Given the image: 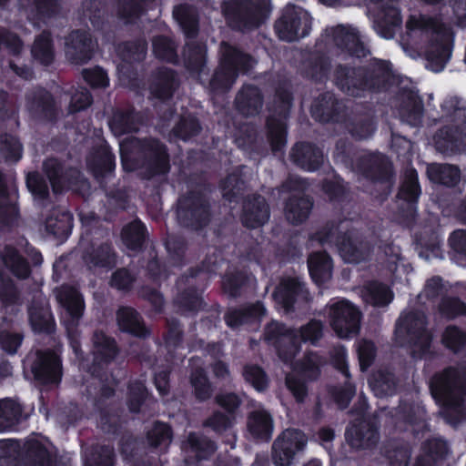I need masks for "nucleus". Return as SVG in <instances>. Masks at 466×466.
Listing matches in <instances>:
<instances>
[{"mask_svg": "<svg viewBox=\"0 0 466 466\" xmlns=\"http://www.w3.org/2000/svg\"><path fill=\"white\" fill-rule=\"evenodd\" d=\"M92 103L91 96L85 87H78L71 95L69 111L71 113L86 108Z\"/></svg>", "mask_w": 466, "mask_h": 466, "instance_id": "59", "label": "nucleus"}, {"mask_svg": "<svg viewBox=\"0 0 466 466\" xmlns=\"http://www.w3.org/2000/svg\"><path fill=\"white\" fill-rule=\"evenodd\" d=\"M0 156L8 162H16L22 157V146L13 136L5 135L0 138Z\"/></svg>", "mask_w": 466, "mask_h": 466, "instance_id": "47", "label": "nucleus"}, {"mask_svg": "<svg viewBox=\"0 0 466 466\" xmlns=\"http://www.w3.org/2000/svg\"><path fill=\"white\" fill-rule=\"evenodd\" d=\"M35 378L44 383H56L60 380L62 370L58 356L53 352H39L32 365Z\"/></svg>", "mask_w": 466, "mask_h": 466, "instance_id": "15", "label": "nucleus"}, {"mask_svg": "<svg viewBox=\"0 0 466 466\" xmlns=\"http://www.w3.org/2000/svg\"><path fill=\"white\" fill-rule=\"evenodd\" d=\"M147 440L152 446H167L171 440L169 427L164 423H155L153 428L147 432Z\"/></svg>", "mask_w": 466, "mask_h": 466, "instance_id": "51", "label": "nucleus"}, {"mask_svg": "<svg viewBox=\"0 0 466 466\" xmlns=\"http://www.w3.org/2000/svg\"><path fill=\"white\" fill-rule=\"evenodd\" d=\"M346 439L353 448H369L376 442L377 432L372 429H369L367 433L364 435L355 425H353L347 430Z\"/></svg>", "mask_w": 466, "mask_h": 466, "instance_id": "44", "label": "nucleus"}, {"mask_svg": "<svg viewBox=\"0 0 466 466\" xmlns=\"http://www.w3.org/2000/svg\"><path fill=\"white\" fill-rule=\"evenodd\" d=\"M270 11V0H251L247 3L232 0L225 4L223 12L233 27L244 30L257 27L267 18Z\"/></svg>", "mask_w": 466, "mask_h": 466, "instance_id": "6", "label": "nucleus"}, {"mask_svg": "<svg viewBox=\"0 0 466 466\" xmlns=\"http://www.w3.org/2000/svg\"><path fill=\"white\" fill-rule=\"evenodd\" d=\"M185 449L196 453L198 458L204 459L215 451V446L210 441L191 433L188 435Z\"/></svg>", "mask_w": 466, "mask_h": 466, "instance_id": "50", "label": "nucleus"}, {"mask_svg": "<svg viewBox=\"0 0 466 466\" xmlns=\"http://www.w3.org/2000/svg\"><path fill=\"white\" fill-rule=\"evenodd\" d=\"M94 347L96 360L108 361L116 354L115 341L102 332L95 334Z\"/></svg>", "mask_w": 466, "mask_h": 466, "instance_id": "43", "label": "nucleus"}, {"mask_svg": "<svg viewBox=\"0 0 466 466\" xmlns=\"http://www.w3.org/2000/svg\"><path fill=\"white\" fill-rule=\"evenodd\" d=\"M237 106L239 111L247 116L257 114L261 107L262 101L258 88L245 86L236 98Z\"/></svg>", "mask_w": 466, "mask_h": 466, "instance_id": "29", "label": "nucleus"}, {"mask_svg": "<svg viewBox=\"0 0 466 466\" xmlns=\"http://www.w3.org/2000/svg\"><path fill=\"white\" fill-rule=\"evenodd\" d=\"M271 416L264 410L252 412L248 420V432L256 439L268 440L273 432Z\"/></svg>", "mask_w": 466, "mask_h": 466, "instance_id": "25", "label": "nucleus"}, {"mask_svg": "<svg viewBox=\"0 0 466 466\" xmlns=\"http://www.w3.org/2000/svg\"><path fill=\"white\" fill-rule=\"evenodd\" d=\"M311 17L303 8L289 5L275 28L279 37L285 41H295L309 35Z\"/></svg>", "mask_w": 466, "mask_h": 466, "instance_id": "11", "label": "nucleus"}, {"mask_svg": "<svg viewBox=\"0 0 466 466\" xmlns=\"http://www.w3.org/2000/svg\"><path fill=\"white\" fill-rule=\"evenodd\" d=\"M265 315L262 304L257 303L243 309H233L228 312L226 322L232 328H237L244 323L257 319Z\"/></svg>", "mask_w": 466, "mask_h": 466, "instance_id": "33", "label": "nucleus"}, {"mask_svg": "<svg viewBox=\"0 0 466 466\" xmlns=\"http://www.w3.org/2000/svg\"><path fill=\"white\" fill-rule=\"evenodd\" d=\"M84 79L93 87H106L109 79L106 73L99 66L83 70Z\"/></svg>", "mask_w": 466, "mask_h": 466, "instance_id": "57", "label": "nucleus"}, {"mask_svg": "<svg viewBox=\"0 0 466 466\" xmlns=\"http://www.w3.org/2000/svg\"><path fill=\"white\" fill-rule=\"evenodd\" d=\"M20 445L11 440H0V466H11L18 453Z\"/></svg>", "mask_w": 466, "mask_h": 466, "instance_id": "54", "label": "nucleus"}, {"mask_svg": "<svg viewBox=\"0 0 466 466\" xmlns=\"http://www.w3.org/2000/svg\"><path fill=\"white\" fill-rule=\"evenodd\" d=\"M116 319L121 330L134 336L144 337L147 332L138 314L131 308L120 309L117 311Z\"/></svg>", "mask_w": 466, "mask_h": 466, "instance_id": "27", "label": "nucleus"}, {"mask_svg": "<svg viewBox=\"0 0 466 466\" xmlns=\"http://www.w3.org/2000/svg\"><path fill=\"white\" fill-rule=\"evenodd\" d=\"M291 158L303 169L316 170L323 162L322 152L309 144H298L291 151Z\"/></svg>", "mask_w": 466, "mask_h": 466, "instance_id": "23", "label": "nucleus"}, {"mask_svg": "<svg viewBox=\"0 0 466 466\" xmlns=\"http://www.w3.org/2000/svg\"><path fill=\"white\" fill-rule=\"evenodd\" d=\"M56 297L70 318V319L63 320L66 329H69L70 326L73 327L83 314L85 309L83 298L76 289L70 286H62L57 289Z\"/></svg>", "mask_w": 466, "mask_h": 466, "instance_id": "16", "label": "nucleus"}, {"mask_svg": "<svg viewBox=\"0 0 466 466\" xmlns=\"http://www.w3.org/2000/svg\"><path fill=\"white\" fill-rule=\"evenodd\" d=\"M465 116L464 110L458 109L455 111V117L460 125L466 126V122L462 120ZM465 130L466 127L461 128L459 126L456 127L454 131L450 129L441 130L434 137L437 148L445 153L461 151L465 146Z\"/></svg>", "mask_w": 466, "mask_h": 466, "instance_id": "14", "label": "nucleus"}, {"mask_svg": "<svg viewBox=\"0 0 466 466\" xmlns=\"http://www.w3.org/2000/svg\"><path fill=\"white\" fill-rule=\"evenodd\" d=\"M26 185L35 199H45L48 195L47 186L37 173L27 175Z\"/></svg>", "mask_w": 466, "mask_h": 466, "instance_id": "58", "label": "nucleus"}, {"mask_svg": "<svg viewBox=\"0 0 466 466\" xmlns=\"http://www.w3.org/2000/svg\"><path fill=\"white\" fill-rule=\"evenodd\" d=\"M285 116L279 118L270 117L268 120V136L274 151H280L286 144Z\"/></svg>", "mask_w": 466, "mask_h": 466, "instance_id": "42", "label": "nucleus"}, {"mask_svg": "<svg viewBox=\"0 0 466 466\" xmlns=\"http://www.w3.org/2000/svg\"><path fill=\"white\" fill-rule=\"evenodd\" d=\"M120 156L125 170L145 168L143 175L149 177L168 170L166 150L157 141L141 142L135 137H127L119 142Z\"/></svg>", "mask_w": 466, "mask_h": 466, "instance_id": "2", "label": "nucleus"}, {"mask_svg": "<svg viewBox=\"0 0 466 466\" xmlns=\"http://www.w3.org/2000/svg\"><path fill=\"white\" fill-rule=\"evenodd\" d=\"M15 196L10 194L0 174V222L3 224L12 223L17 216V208L15 206Z\"/></svg>", "mask_w": 466, "mask_h": 466, "instance_id": "36", "label": "nucleus"}, {"mask_svg": "<svg viewBox=\"0 0 466 466\" xmlns=\"http://www.w3.org/2000/svg\"><path fill=\"white\" fill-rule=\"evenodd\" d=\"M320 365L319 358L315 354L308 355L303 361L297 363L290 374L286 378V384L289 390L298 401H302L307 395V388L300 379L297 376L303 375L309 379H314L319 374Z\"/></svg>", "mask_w": 466, "mask_h": 466, "instance_id": "13", "label": "nucleus"}, {"mask_svg": "<svg viewBox=\"0 0 466 466\" xmlns=\"http://www.w3.org/2000/svg\"><path fill=\"white\" fill-rule=\"evenodd\" d=\"M376 349L374 344L369 340H361L358 344V355L360 366L362 370H367L375 358Z\"/></svg>", "mask_w": 466, "mask_h": 466, "instance_id": "60", "label": "nucleus"}, {"mask_svg": "<svg viewBox=\"0 0 466 466\" xmlns=\"http://www.w3.org/2000/svg\"><path fill=\"white\" fill-rule=\"evenodd\" d=\"M153 52L160 59L173 62L176 60L174 44L166 37H157L153 41Z\"/></svg>", "mask_w": 466, "mask_h": 466, "instance_id": "52", "label": "nucleus"}, {"mask_svg": "<svg viewBox=\"0 0 466 466\" xmlns=\"http://www.w3.org/2000/svg\"><path fill=\"white\" fill-rule=\"evenodd\" d=\"M71 228L72 216L66 212L61 213L55 218H50L46 221V230L56 237L66 236L70 232Z\"/></svg>", "mask_w": 466, "mask_h": 466, "instance_id": "48", "label": "nucleus"}, {"mask_svg": "<svg viewBox=\"0 0 466 466\" xmlns=\"http://www.w3.org/2000/svg\"><path fill=\"white\" fill-rule=\"evenodd\" d=\"M369 384L374 395L379 398L392 394L395 389L393 375L382 371L373 374L369 380Z\"/></svg>", "mask_w": 466, "mask_h": 466, "instance_id": "38", "label": "nucleus"}, {"mask_svg": "<svg viewBox=\"0 0 466 466\" xmlns=\"http://www.w3.org/2000/svg\"><path fill=\"white\" fill-rule=\"evenodd\" d=\"M145 228L140 221H134L123 228L122 239L129 249L138 248L144 239Z\"/></svg>", "mask_w": 466, "mask_h": 466, "instance_id": "45", "label": "nucleus"}, {"mask_svg": "<svg viewBox=\"0 0 466 466\" xmlns=\"http://www.w3.org/2000/svg\"><path fill=\"white\" fill-rule=\"evenodd\" d=\"M220 51V66L211 81L214 89L230 87L239 73L247 72L255 64L251 57L226 43L221 45Z\"/></svg>", "mask_w": 466, "mask_h": 466, "instance_id": "8", "label": "nucleus"}, {"mask_svg": "<svg viewBox=\"0 0 466 466\" xmlns=\"http://www.w3.org/2000/svg\"><path fill=\"white\" fill-rule=\"evenodd\" d=\"M330 35L335 45L339 48H346L358 57L366 56L364 43L354 27L338 25L330 29Z\"/></svg>", "mask_w": 466, "mask_h": 466, "instance_id": "17", "label": "nucleus"}, {"mask_svg": "<svg viewBox=\"0 0 466 466\" xmlns=\"http://www.w3.org/2000/svg\"><path fill=\"white\" fill-rule=\"evenodd\" d=\"M309 274L317 284L329 280L332 276L333 263L326 252H314L308 259Z\"/></svg>", "mask_w": 466, "mask_h": 466, "instance_id": "24", "label": "nucleus"}, {"mask_svg": "<svg viewBox=\"0 0 466 466\" xmlns=\"http://www.w3.org/2000/svg\"><path fill=\"white\" fill-rule=\"evenodd\" d=\"M190 365L194 369L190 377V382L195 395L198 400H205L211 396L212 388L203 372L202 361L200 359H192Z\"/></svg>", "mask_w": 466, "mask_h": 466, "instance_id": "31", "label": "nucleus"}, {"mask_svg": "<svg viewBox=\"0 0 466 466\" xmlns=\"http://www.w3.org/2000/svg\"><path fill=\"white\" fill-rule=\"evenodd\" d=\"M132 115L122 113L116 114L109 123V127L115 136H121L127 132L132 131L134 127L131 126L133 121Z\"/></svg>", "mask_w": 466, "mask_h": 466, "instance_id": "61", "label": "nucleus"}, {"mask_svg": "<svg viewBox=\"0 0 466 466\" xmlns=\"http://www.w3.org/2000/svg\"><path fill=\"white\" fill-rule=\"evenodd\" d=\"M29 320L34 330L51 332L54 319L46 304L34 305L29 309Z\"/></svg>", "mask_w": 466, "mask_h": 466, "instance_id": "32", "label": "nucleus"}, {"mask_svg": "<svg viewBox=\"0 0 466 466\" xmlns=\"http://www.w3.org/2000/svg\"><path fill=\"white\" fill-rule=\"evenodd\" d=\"M427 175L432 182L446 186L456 185L461 177L460 170L451 165L431 164L427 167Z\"/></svg>", "mask_w": 466, "mask_h": 466, "instance_id": "30", "label": "nucleus"}, {"mask_svg": "<svg viewBox=\"0 0 466 466\" xmlns=\"http://www.w3.org/2000/svg\"><path fill=\"white\" fill-rule=\"evenodd\" d=\"M45 171L49 178L53 191L55 193L61 192L65 186L61 180V167L56 159H48L44 164Z\"/></svg>", "mask_w": 466, "mask_h": 466, "instance_id": "55", "label": "nucleus"}, {"mask_svg": "<svg viewBox=\"0 0 466 466\" xmlns=\"http://www.w3.org/2000/svg\"><path fill=\"white\" fill-rule=\"evenodd\" d=\"M425 316L420 311L402 315L397 322L395 335L400 342L406 338L412 344V352L422 357L429 350L431 337L425 329Z\"/></svg>", "mask_w": 466, "mask_h": 466, "instance_id": "9", "label": "nucleus"}, {"mask_svg": "<svg viewBox=\"0 0 466 466\" xmlns=\"http://www.w3.org/2000/svg\"><path fill=\"white\" fill-rule=\"evenodd\" d=\"M21 342L22 338L19 334L11 333L9 331H3L0 334V344L3 350L10 354L16 352Z\"/></svg>", "mask_w": 466, "mask_h": 466, "instance_id": "63", "label": "nucleus"}, {"mask_svg": "<svg viewBox=\"0 0 466 466\" xmlns=\"http://www.w3.org/2000/svg\"><path fill=\"white\" fill-rule=\"evenodd\" d=\"M173 15L187 36H193L196 34L198 19L193 8L187 5H179L175 8Z\"/></svg>", "mask_w": 466, "mask_h": 466, "instance_id": "39", "label": "nucleus"}, {"mask_svg": "<svg viewBox=\"0 0 466 466\" xmlns=\"http://www.w3.org/2000/svg\"><path fill=\"white\" fill-rule=\"evenodd\" d=\"M66 53L75 60L86 62L91 58L95 44L86 32H73L66 41Z\"/></svg>", "mask_w": 466, "mask_h": 466, "instance_id": "21", "label": "nucleus"}, {"mask_svg": "<svg viewBox=\"0 0 466 466\" xmlns=\"http://www.w3.org/2000/svg\"><path fill=\"white\" fill-rule=\"evenodd\" d=\"M399 114L402 121L411 126L420 123L422 103L416 92L410 90L401 95Z\"/></svg>", "mask_w": 466, "mask_h": 466, "instance_id": "22", "label": "nucleus"}, {"mask_svg": "<svg viewBox=\"0 0 466 466\" xmlns=\"http://www.w3.org/2000/svg\"><path fill=\"white\" fill-rule=\"evenodd\" d=\"M22 408L12 399L0 400V432L13 430L19 421Z\"/></svg>", "mask_w": 466, "mask_h": 466, "instance_id": "28", "label": "nucleus"}, {"mask_svg": "<svg viewBox=\"0 0 466 466\" xmlns=\"http://www.w3.org/2000/svg\"><path fill=\"white\" fill-rule=\"evenodd\" d=\"M277 304L285 311H289L294 301L302 299H307V292L304 286L295 279H283L273 294Z\"/></svg>", "mask_w": 466, "mask_h": 466, "instance_id": "19", "label": "nucleus"}, {"mask_svg": "<svg viewBox=\"0 0 466 466\" xmlns=\"http://www.w3.org/2000/svg\"><path fill=\"white\" fill-rule=\"evenodd\" d=\"M306 436L297 430H286L273 444L272 458L276 466H289L296 451L306 445Z\"/></svg>", "mask_w": 466, "mask_h": 466, "instance_id": "12", "label": "nucleus"}, {"mask_svg": "<svg viewBox=\"0 0 466 466\" xmlns=\"http://www.w3.org/2000/svg\"><path fill=\"white\" fill-rule=\"evenodd\" d=\"M381 17L376 21L375 28L378 34L385 38L390 39L394 36L396 28L400 25L401 18L396 5V0H381Z\"/></svg>", "mask_w": 466, "mask_h": 466, "instance_id": "18", "label": "nucleus"}, {"mask_svg": "<svg viewBox=\"0 0 466 466\" xmlns=\"http://www.w3.org/2000/svg\"><path fill=\"white\" fill-rule=\"evenodd\" d=\"M26 106L34 115L47 116L48 112L53 108V102L49 94L40 89L28 96Z\"/></svg>", "mask_w": 466, "mask_h": 466, "instance_id": "40", "label": "nucleus"}, {"mask_svg": "<svg viewBox=\"0 0 466 466\" xmlns=\"http://www.w3.org/2000/svg\"><path fill=\"white\" fill-rule=\"evenodd\" d=\"M431 391L439 404L464 417L466 370L448 369L436 375L431 382Z\"/></svg>", "mask_w": 466, "mask_h": 466, "instance_id": "3", "label": "nucleus"}, {"mask_svg": "<svg viewBox=\"0 0 466 466\" xmlns=\"http://www.w3.org/2000/svg\"><path fill=\"white\" fill-rule=\"evenodd\" d=\"M0 263L10 272L20 279H25L29 274L27 263L12 248H5L3 255H0Z\"/></svg>", "mask_w": 466, "mask_h": 466, "instance_id": "35", "label": "nucleus"}, {"mask_svg": "<svg viewBox=\"0 0 466 466\" xmlns=\"http://www.w3.org/2000/svg\"><path fill=\"white\" fill-rule=\"evenodd\" d=\"M329 319L334 332L341 339L350 338L360 330V312L349 300L329 303Z\"/></svg>", "mask_w": 466, "mask_h": 466, "instance_id": "10", "label": "nucleus"}, {"mask_svg": "<svg viewBox=\"0 0 466 466\" xmlns=\"http://www.w3.org/2000/svg\"><path fill=\"white\" fill-rule=\"evenodd\" d=\"M420 193L418 184V175L415 169L410 168L405 172L399 197L409 202L415 201Z\"/></svg>", "mask_w": 466, "mask_h": 466, "instance_id": "46", "label": "nucleus"}, {"mask_svg": "<svg viewBox=\"0 0 466 466\" xmlns=\"http://www.w3.org/2000/svg\"><path fill=\"white\" fill-rule=\"evenodd\" d=\"M406 27L411 44L420 46V52L410 54L408 47H404V51L412 58L422 53L427 61L426 67L433 72H441L451 55L453 37L451 29L422 15H410Z\"/></svg>", "mask_w": 466, "mask_h": 466, "instance_id": "1", "label": "nucleus"}, {"mask_svg": "<svg viewBox=\"0 0 466 466\" xmlns=\"http://www.w3.org/2000/svg\"><path fill=\"white\" fill-rule=\"evenodd\" d=\"M311 207V201L308 198L293 197L287 203L285 214L291 223H301L308 218Z\"/></svg>", "mask_w": 466, "mask_h": 466, "instance_id": "34", "label": "nucleus"}, {"mask_svg": "<svg viewBox=\"0 0 466 466\" xmlns=\"http://www.w3.org/2000/svg\"><path fill=\"white\" fill-rule=\"evenodd\" d=\"M390 77L389 64L378 62L370 81L363 79L361 70L340 68L337 71L336 83L344 92L358 96L366 89H380Z\"/></svg>", "mask_w": 466, "mask_h": 466, "instance_id": "7", "label": "nucleus"}, {"mask_svg": "<svg viewBox=\"0 0 466 466\" xmlns=\"http://www.w3.org/2000/svg\"><path fill=\"white\" fill-rule=\"evenodd\" d=\"M127 405L131 411H137L142 400L146 396V388L141 381H136L128 387Z\"/></svg>", "mask_w": 466, "mask_h": 466, "instance_id": "62", "label": "nucleus"}, {"mask_svg": "<svg viewBox=\"0 0 466 466\" xmlns=\"http://www.w3.org/2000/svg\"><path fill=\"white\" fill-rule=\"evenodd\" d=\"M268 208L263 198L256 197L245 201L241 220L246 227H260L268 220Z\"/></svg>", "mask_w": 466, "mask_h": 466, "instance_id": "20", "label": "nucleus"}, {"mask_svg": "<svg viewBox=\"0 0 466 466\" xmlns=\"http://www.w3.org/2000/svg\"><path fill=\"white\" fill-rule=\"evenodd\" d=\"M441 310L449 317L466 314V305L458 299H445L441 302Z\"/></svg>", "mask_w": 466, "mask_h": 466, "instance_id": "64", "label": "nucleus"}, {"mask_svg": "<svg viewBox=\"0 0 466 466\" xmlns=\"http://www.w3.org/2000/svg\"><path fill=\"white\" fill-rule=\"evenodd\" d=\"M347 225L326 228L316 236L321 244L335 243L342 259L347 263H360L370 254L367 243L360 241L353 232H346Z\"/></svg>", "mask_w": 466, "mask_h": 466, "instance_id": "5", "label": "nucleus"}, {"mask_svg": "<svg viewBox=\"0 0 466 466\" xmlns=\"http://www.w3.org/2000/svg\"><path fill=\"white\" fill-rule=\"evenodd\" d=\"M322 328L318 320L309 321L299 331L285 329L279 323L272 322L266 329L265 339L274 341L279 357L288 361L295 356L300 342L315 344L322 336Z\"/></svg>", "mask_w": 466, "mask_h": 466, "instance_id": "4", "label": "nucleus"}, {"mask_svg": "<svg viewBox=\"0 0 466 466\" xmlns=\"http://www.w3.org/2000/svg\"><path fill=\"white\" fill-rule=\"evenodd\" d=\"M442 342L447 348L456 351L466 343V333L457 327H448L442 335Z\"/></svg>", "mask_w": 466, "mask_h": 466, "instance_id": "53", "label": "nucleus"}, {"mask_svg": "<svg viewBox=\"0 0 466 466\" xmlns=\"http://www.w3.org/2000/svg\"><path fill=\"white\" fill-rule=\"evenodd\" d=\"M176 86L175 75L167 69L161 70L151 85V94L158 98L169 97Z\"/></svg>", "mask_w": 466, "mask_h": 466, "instance_id": "37", "label": "nucleus"}, {"mask_svg": "<svg viewBox=\"0 0 466 466\" xmlns=\"http://www.w3.org/2000/svg\"><path fill=\"white\" fill-rule=\"evenodd\" d=\"M57 9V0H41L30 8L28 18L33 24H36L37 19L46 20V18L55 15Z\"/></svg>", "mask_w": 466, "mask_h": 466, "instance_id": "49", "label": "nucleus"}, {"mask_svg": "<svg viewBox=\"0 0 466 466\" xmlns=\"http://www.w3.org/2000/svg\"><path fill=\"white\" fill-rule=\"evenodd\" d=\"M361 297L367 304L374 307H385L392 300L393 293L387 286L372 282L361 289Z\"/></svg>", "mask_w": 466, "mask_h": 466, "instance_id": "26", "label": "nucleus"}, {"mask_svg": "<svg viewBox=\"0 0 466 466\" xmlns=\"http://www.w3.org/2000/svg\"><path fill=\"white\" fill-rule=\"evenodd\" d=\"M244 376L258 391L264 390L268 385V379L264 371L257 366H248L245 369Z\"/></svg>", "mask_w": 466, "mask_h": 466, "instance_id": "56", "label": "nucleus"}, {"mask_svg": "<svg viewBox=\"0 0 466 466\" xmlns=\"http://www.w3.org/2000/svg\"><path fill=\"white\" fill-rule=\"evenodd\" d=\"M32 54L35 59L43 65H49L54 59V49L49 34L44 32L33 46Z\"/></svg>", "mask_w": 466, "mask_h": 466, "instance_id": "41", "label": "nucleus"}]
</instances>
